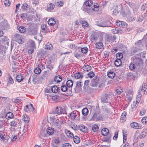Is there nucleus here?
Instances as JSON below:
<instances>
[{"instance_id":"obj_1","label":"nucleus","mask_w":147,"mask_h":147,"mask_svg":"<svg viewBox=\"0 0 147 147\" xmlns=\"http://www.w3.org/2000/svg\"><path fill=\"white\" fill-rule=\"evenodd\" d=\"M93 3V1L92 0H86L82 7V9L89 13L93 12L94 11L97 12L98 14L100 13L101 11H98L99 6L98 4L94 5L92 7H90Z\"/></svg>"},{"instance_id":"obj_2","label":"nucleus","mask_w":147,"mask_h":147,"mask_svg":"<svg viewBox=\"0 0 147 147\" xmlns=\"http://www.w3.org/2000/svg\"><path fill=\"white\" fill-rule=\"evenodd\" d=\"M103 117L102 115L99 114V112L96 111L94 113L92 119L94 121L101 120L103 119Z\"/></svg>"},{"instance_id":"obj_3","label":"nucleus","mask_w":147,"mask_h":147,"mask_svg":"<svg viewBox=\"0 0 147 147\" xmlns=\"http://www.w3.org/2000/svg\"><path fill=\"white\" fill-rule=\"evenodd\" d=\"M55 113L58 114H66V112L64 108H62L60 106H58L56 107L55 111Z\"/></svg>"},{"instance_id":"obj_4","label":"nucleus","mask_w":147,"mask_h":147,"mask_svg":"<svg viewBox=\"0 0 147 147\" xmlns=\"http://www.w3.org/2000/svg\"><path fill=\"white\" fill-rule=\"evenodd\" d=\"M105 39L108 42L113 41L116 39V37L115 35L106 34L105 36Z\"/></svg>"},{"instance_id":"obj_5","label":"nucleus","mask_w":147,"mask_h":147,"mask_svg":"<svg viewBox=\"0 0 147 147\" xmlns=\"http://www.w3.org/2000/svg\"><path fill=\"white\" fill-rule=\"evenodd\" d=\"M110 95L105 94L103 95L101 98V101L102 102L108 103L109 100H110Z\"/></svg>"},{"instance_id":"obj_6","label":"nucleus","mask_w":147,"mask_h":147,"mask_svg":"<svg viewBox=\"0 0 147 147\" xmlns=\"http://www.w3.org/2000/svg\"><path fill=\"white\" fill-rule=\"evenodd\" d=\"M98 78H96L95 79H93L90 84V86L93 87H97L98 85Z\"/></svg>"},{"instance_id":"obj_7","label":"nucleus","mask_w":147,"mask_h":147,"mask_svg":"<svg viewBox=\"0 0 147 147\" xmlns=\"http://www.w3.org/2000/svg\"><path fill=\"white\" fill-rule=\"evenodd\" d=\"M132 62L134 63L136 65L138 66L142 63V61L141 59L134 56L133 58Z\"/></svg>"},{"instance_id":"obj_8","label":"nucleus","mask_w":147,"mask_h":147,"mask_svg":"<svg viewBox=\"0 0 147 147\" xmlns=\"http://www.w3.org/2000/svg\"><path fill=\"white\" fill-rule=\"evenodd\" d=\"M14 38L15 40L19 43H22L23 42L22 36L19 34H16L14 36Z\"/></svg>"},{"instance_id":"obj_9","label":"nucleus","mask_w":147,"mask_h":147,"mask_svg":"<svg viewBox=\"0 0 147 147\" xmlns=\"http://www.w3.org/2000/svg\"><path fill=\"white\" fill-rule=\"evenodd\" d=\"M78 114V112L76 111H74L69 114L68 115L69 117L71 119L74 120L75 119L77 115Z\"/></svg>"},{"instance_id":"obj_10","label":"nucleus","mask_w":147,"mask_h":147,"mask_svg":"<svg viewBox=\"0 0 147 147\" xmlns=\"http://www.w3.org/2000/svg\"><path fill=\"white\" fill-rule=\"evenodd\" d=\"M77 129L85 133L87 132V128L82 124L80 125H78L77 127Z\"/></svg>"},{"instance_id":"obj_11","label":"nucleus","mask_w":147,"mask_h":147,"mask_svg":"<svg viewBox=\"0 0 147 147\" xmlns=\"http://www.w3.org/2000/svg\"><path fill=\"white\" fill-rule=\"evenodd\" d=\"M131 127L136 129H140L142 128L141 125L135 122H134L130 124Z\"/></svg>"},{"instance_id":"obj_12","label":"nucleus","mask_w":147,"mask_h":147,"mask_svg":"<svg viewBox=\"0 0 147 147\" xmlns=\"http://www.w3.org/2000/svg\"><path fill=\"white\" fill-rule=\"evenodd\" d=\"M116 25L119 27H124L127 26V24L126 23L123 21H119L116 22Z\"/></svg>"},{"instance_id":"obj_13","label":"nucleus","mask_w":147,"mask_h":147,"mask_svg":"<svg viewBox=\"0 0 147 147\" xmlns=\"http://www.w3.org/2000/svg\"><path fill=\"white\" fill-rule=\"evenodd\" d=\"M14 115L13 113L8 112L5 115V118L8 119H10L13 118Z\"/></svg>"},{"instance_id":"obj_14","label":"nucleus","mask_w":147,"mask_h":147,"mask_svg":"<svg viewBox=\"0 0 147 147\" xmlns=\"http://www.w3.org/2000/svg\"><path fill=\"white\" fill-rule=\"evenodd\" d=\"M55 5L53 3H50L47 5V10L48 11H51L55 7Z\"/></svg>"},{"instance_id":"obj_15","label":"nucleus","mask_w":147,"mask_h":147,"mask_svg":"<svg viewBox=\"0 0 147 147\" xmlns=\"http://www.w3.org/2000/svg\"><path fill=\"white\" fill-rule=\"evenodd\" d=\"M73 84V82L71 80H67L66 82L67 87L69 88H71Z\"/></svg>"},{"instance_id":"obj_16","label":"nucleus","mask_w":147,"mask_h":147,"mask_svg":"<svg viewBox=\"0 0 147 147\" xmlns=\"http://www.w3.org/2000/svg\"><path fill=\"white\" fill-rule=\"evenodd\" d=\"M0 139L1 140L5 142L8 141V138L4 135H3V133L2 134L0 133Z\"/></svg>"},{"instance_id":"obj_17","label":"nucleus","mask_w":147,"mask_h":147,"mask_svg":"<svg viewBox=\"0 0 147 147\" xmlns=\"http://www.w3.org/2000/svg\"><path fill=\"white\" fill-rule=\"evenodd\" d=\"M97 25L100 27H109V25L107 24V23L106 22H100L98 23Z\"/></svg>"},{"instance_id":"obj_18","label":"nucleus","mask_w":147,"mask_h":147,"mask_svg":"<svg viewBox=\"0 0 147 147\" xmlns=\"http://www.w3.org/2000/svg\"><path fill=\"white\" fill-rule=\"evenodd\" d=\"M147 134V131L146 129H143L142 131L140 136V138L142 139Z\"/></svg>"},{"instance_id":"obj_19","label":"nucleus","mask_w":147,"mask_h":147,"mask_svg":"<svg viewBox=\"0 0 147 147\" xmlns=\"http://www.w3.org/2000/svg\"><path fill=\"white\" fill-rule=\"evenodd\" d=\"M109 132V131L108 129L106 128L102 129L101 131L102 135L104 136L107 135Z\"/></svg>"},{"instance_id":"obj_20","label":"nucleus","mask_w":147,"mask_h":147,"mask_svg":"<svg viewBox=\"0 0 147 147\" xmlns=\"http://www.w3.org/2000/svg\"><path fill=\"white\" fill-rule=\"evenodd\" d=\"M74 77L76 79H80L83 77V75L82 73L78 72L75 74Z\"/></svg>"},{"instance_id":"obj_21","label":"nucleus","mask_w":147,"mask_h":147,"mask_svg":"<svg viewBox=\"0 0 147 147\" xmlns=\"http://www.w3.org/2000/svg\"><path fill=\"white\" fill-rule=\"evenodd\" d=\"M82 68L84 70V71H88L91 69V67L89 65H87L83 66Z\"/></svg>"},{"instance_id":"obj_22","label":"nucleus","mask_w":147,"mask_h":147,"mask_svg":"<svg viewBox=\"0 0 147 147\" xmlns=\"http://www.w3.org/2000/svg\"><path fill=\"white\" fill-rule=\"evenodd\" d=\"M18 121V120L17 119H15L11 122L10 125L12 126L17 127Z\"/></svg>"},{"instance_id":"obj_23","label":"nucleus","mask_w":147,"mask_h":147,"mask_svg":"<svg viewBox=\"0 0 147 147\" xmlns=\"http://www.w3.org/2000/svg\"><path fill=\"white\" fill-rule=\"evenodd\" d=\"M56 23L55 20L53 18H51L48 21V23L49 25L53 26Z\"/></svg>"},{"instance_id":"obj_24","label":"nucleus","mask_w":147,"mask_h":147,"mask_svg":"<svg viewBox=\"0 0 147 147\" xmlns=\"http://www.w3.org/2000/svg\"><path fill=\"white\" fill-rule=\"evenodd\" d=\"M73 141L75 143L78 144L80 142V138L78 136H74L73 137Z\"/></svg>"},{"instance_id":"obj_25","label":"nucleus","mask_w":147,"mask_h":147,"mask_svg":"<svg viewBox=\"0 0 147 147\" xmlns=\"http://www.w3.org/2000/svg\"><path fill=\"white\" fill-rule=\"evenodd\" d=\"M98 127L96 124L92 125V130L94 132H96L98 131Z\"/></svg>"},{"instance_id":"obj_26","label":"nucleus","mask_w":147,"mask_h":147,"mask_svg":"<svg viewBox=\"0 0 147 147\" xmlns=\"http://www.w3.org/2000/svg\"><path fill=\"white\" fill-rule=\"evenodd\" d=\"M41 31L43 33H46L48 31L46 26L45 25H42L41 27Z\"/></svg>"},{"instance_id":"obj_27","label":"nucleus","mask_w":147,"mask_h":147,"mask_svg":"<svg viewBox=\"0 0 147 147\" xmlns=\"http://www.w3.org/2000/svg\"><path fill=\"white\" fill-rule=\"evenodd\" d=\"M107 75L110 78H113L115 77V74L114 72L112 71H110L108 73Z\"/></svg>"},{"instance_id":"obj_28","label":"nucleus","mask_w":147,"mask_h":147,"mask_svg":"<svg viewBox=\"0 0 147 147\" xmlns=\"http://www.w3.org/2000/svg\"><path fill=\"white\" fill-rule=\"evenodd\" d=\"M23 76L21 74L17 75L16 77V80L18 82L22 81L23 80Z\"/></svg>"},{"instance_id":"obj_29","label":"nucleus","mask_w":147,"mask_h":147,"mask_svg":"<svg viewBox=\"0 0 147 147\" xmlns=\"http://www.w3.org/2000/svg\"><path fill=\"white\" fill-rule=\"evenodd\" d=\"M136 65L135 64L132 62L129 64V69L132 71L134 70L136 67Z\"/></svg>"},{"instance_id":"obj_30","label":"nucleus","mask_w":147,"mask_h":147,"mask_svg":"<svg viewBox=\"0 0 147 147\" xmlns=\"http://www.w3.org/2000/svg\"><path fill=\"white\" fill-rule=\"evenodd\" d=\"M45 48L46 49L51 50L52 49L53 47L52 44L48 42L45 45Z\"/></svg>"},{"instance_id":"obj_31","label":"nucleus","mask_w":147,"mask_h":147,"mask_svg":"<svg viewBox=\"0 0 147 147\" xmlns=\"http://www.w3.org/2000/svg\"><path fill=\"white\" fill-rule=\"evenodd\" d=\"M46 131L48 134L49 135H52L54 133V130L51 127H49L47 129Z\"/></svg>"},{"instance_id":"obj_32","label":"nucleus","mask_w":147,"mask_h":147,"mask_svg":"<svg viewBox=\"0 0 147 147\" xmlns=\"http://www.w3.org/2000/svg\"><path fill=\"white\" fill-rule=\"evenodd\" d=\"M122 62L121 60L117 59L115 61V64L117 67H119L122 64Z\"/></svg>"},{"instance_id":"obj_33","label":"nucleus","mask_w":147,"mask_h":147,"mask_svg":"<svg viewBox=\"0 0 147 147\" xmlns=\"http://www.w3.org/2000/svg\"><path fill=\"white\" fill-rule=\"evenodd\" d=\"M30 6L26 3H24L22 5V9L24 10H26L29 8Z\"/></svg>"},{"instance_id":"obj_34","label":"nucleus","mask_w":147,"mask_h":147,"mask_svg":"<svg viewBox=\"0 0 147 147\" xmlns=\"http://www.w3.org/2000/svg\"><path fill=\"white\" fill-rule=\"evenodd\" d=\"M88 110L86 108H84L82 111V113L84 116H86L88 114Z\"/></svg>"},{"instance_id":"obj_35","label":"nucleus","mask_w":147,"mask_h":147,"mask_svg":"<svg viewBox=\"0 0 147 147\" xmlns=\"http://www.w3.org/2000/svg\"><path fill=\"white\" fill-rule=\"evenodd\" d=\"M55 81L56 82H61L62 80V77L59 75L56 76L55 78Z\"/></svg>"},{"instance_id":"obj_36","label":"nucleus","mask_w":147,"mask_h":147,"mask_svg":"<svg viewBox=\"0 0 147 147\" xmlns=\"http://www.w3.org/2000/svg\"><path fill=\"white\" fill-rule=\"evenodd\" d=\"M51 90L52 92L56 93L58 92V88L57 86H54L51 88Z\"/></svg>"},{"instance_id":"obj_37","label":"nucleus","mask_w":147,"mask_h":147,"mask_svg":"<svg viewBox=\"0 0 147 147\" xmlns=\"http://www.w3.org/2000/svg\"><path fill=\"white\" fill-rule=\"evenodd\" d=\"M9 138L11 139V140L12 141H15L17 138V137L16 136L11 134L9 135Z\"/></svg>"},{"instance_id":"obj_38","label":"nucleus","mask_w":147,"mask_h":147,"mask_svg":"<svg viewBox=\"0 0 147 147\" xmlns=\"http://www.w3.org/2000/svg\"><path fill=\"white\" fill-rule=\"evenodd\" d=\"M103 44L101 42H98L96 44V48L98 49H101L102 48Z\"/></svg>"},{"instance_id":"obj_39","label":"nucleus","mask_w":147,"mask_h":147,"mask_svg":"<svg viewBox=\"0 0 147 147\" xmlns=\"http://www.w3.org/2000/svg\"><path fill=\"white\" fill-rule=\"evenodd\" d=\"M68 87L65 85H62L61 87V90L63 92H66L68 90Z\"/></svg>"},{"instance_id":"obj_40","label":"nucleus","mask_w":147,"mask_h":147,"mask_svg":"<svg viewBox=\"0 0 147 147\" xmlns=\"http://www.w3.org/2000/svg\"><path fill=\"white\" fill-rule=\"evenodd\" d=\"M34 73L36 74H40L41 72L40 68H39L38 67L34 69Z\"/></svg>"},{"instance_id":"obj_41","label":"nucleus","mask_w":147,"mask_h":147,"mask_svg":"<svg viewBox=\"0 0 147 147\" xmlns=\"http://www.w3.org/2000/svg\"><path fill=\"white\" fill-rule=\"evenodd\" d=\"M117 59L121 60L123 57V54L121 53H118L116 54Z\"/></svg>"},{"instance_id":"obj_42","label":"nucleus","mask_w":147,"mask_h":147,"mask_svg":"<svg viewBox=\"0 0 147 147\" xmlns=\"http://www.w3.org/2000/svg\"><path fill=\"white\" fill-rule=\"evenodd\" d=\"M19 30L21 33H24L26 30V28L23 26H21L19 28Z\"/></svg>"},{"instance_id":"obj_43","label":"nucleus","mask_w":147,"mask_h":147,"mask_svg":"<svg viewBox=\"0 0 147 147\" xmlns=\"http://www.w3.org/2000/svg\"><path fill=\"white\" fill-rule=\"evenodd\" d=\"M22 119V120L24 121L25 122H27V121H28L29 118L26 115H25L23 116Z\"/></svg>"},{"instance_id":"obj_44","label":"nucleus","mask_w":147,"mask_h":147,"mask_svg":"<svg viewBox=\"0 0 147 147\" xmlns=\"http://www.w3.org/2000/svg\"><path fill=\"white\" fill-rule=\"evenodd\" d=\"M81 51L83 53L85 54L88 51V49L87 47H84L81 49Z\"/></svg>"},{"instance_id":"obj_45","label":"nucleus","mask_w":147,"mask_h":147,"mask_svg":"<svg viewBox=\"0 0 147 147\" xmlns=\"http://www.w3.org/2000/svg\"><path fill=\"white\" fill-rule=\"evenodd\" d=\"M116 91L117 93L121 94V92H123V90L122 88L121 87H118L116 89Z\"/></svg>"},{"instance_id":"obj_46","label":"nucleus","mask_w":147,"mask_h":147,"mask_svg":"<svg viewBox=\"0 0 147 147\" xmlns=\"http://www.w3.org/2000/svg\"><path fill=\"white\" fill-rule=\"evenodd\" d=\"M32 109L28 105H26L24 108V111L26 112H29L32 111Z\"/></svg>"},{"instance_id":"obj_47","label":"nucleus","mask_w":147,"mask_h":147,"mask_svg":"<svg viewBox=\"0 0 147 147\" xmlns=\"http://www.w3.org/2000/svg\"><path fill=\"white\" fill-rule=\"evenodd\" d=\"M60 142V140L58 138H55L54 141V142L56 146H57Z\"/></svg>"},{"instance_id":"obj_48","label":"nucleus","mask_w":147,"mask_h":147,"mask_svg":"<svg viewBox=\"0 0 147 147\" xmlns=\"http://www.w3.org/2000/svg\"><path fill=\"white\" fill-rule=\"evenodd\" d=\"M4 3L5 6L7 7H9L10 5V2L9 0H5Z\"/></svg>"},{"instance_id":"obj_49","label":"nucleus","mask_w":147,"mask_h":147,"mask_svg":"<svg viewBox=\"0 0 147 147\" xmlns=\"http://www.w3.org/2000/svg\"><path fill=\"white\" fill-rule=\"evenodd\" d=\"M142 122L144 124H147V117H145L142 119Z\"/></svg>"},{"instance_id":"obj_50","label":"nucleus","mask_w":147,"mask_h":147,"mask_svg":"<svg viewBox=\"0 0 147 147\" xmlns=\"http://www.w3.org/2000/svg\"><path fill=\"white\" fill-rule=\"evenodd\" d=\"M82 25L83 28L87 27L88 25V23L85 21H83L82 22Z\"/></svg>"},{"instance_id":"obj_51","label":"nucleus","mask_w":147,"mask_h":147,"mask_svg":"<svg viewBox=\"0 0 147 147\" xmlns=\"http://www.w3.org/2000/svg\"><path fill=\"white\" fill-rule=\"evenodd\" d=\"M32 35H34V38L36 39H37L36 37L35 36V35L37 34V31L36 30H33L32 31Z\"/></svg>"},{"instance_id":"obj_52","label":"nucleus","mask_w":147,"mask_h":147,"mask_svg":"<svg viewBox=\"0 0 147 147\" xmlns=\"http://www.w3.org/2000/svg\"><path fill=\"white\" fill-rule=\"evenodd\" d=\"M88 75L89 77L92 78L94 76V74L93 72L90 71L88 74Z\"/></svg>"},{"instance_id":"obj_53","label":"nucleus","mask_w":147,"mask_h":147,"mask_svg":"<svg viewBox=\"0 0 147 147\" xmlns=\"http://www.w3.org/2000/svg\"><path fill=\"white\" fill-rule=\"evenodd\" d=\"M123 32V30H121L120 28H117L116 34H120L121 33Z\"/></svg>"},{"instance_id":"obj_54","label":"nucleus","mask_w":147,"mask_h":147,"mask_svg":"<svg viewBox=\"0 0 147 147\" xmlns=\"http://www.w3.org/2000/svg\"><path fill=\"white\" fill-rule=\"evenodd\" d=\"M113 13L116 15L119 12V10L118 9V7H116L113 11Z\"/></svg>"},{"instance_id":"obj_55","label":"nucleus","mask_w":147,"mask_h":147,"mask_svg":"<svg viewBox=\"0 0 147 147\" xmlns=\"http://www.w3.org/2000/svg\"><path fill=\"white\" fill-rule=\"evenodd\" d=\"M71 145L69 143H65L63 144L62 147H71Z\"/></svg>"},{"instance_id":"obj_56","label":"nucleus","mask_w":147,"mask_h":147,"mask_svg":"<svg viewBox=\"0 0 147 147\" xmlns=\"http://www.w3.org/2000/svg\"><path fill=\"white\" fill-rule=\"evenodd\" d=\"M146 86H147L146 85H144V86L142 85V88L141 89V91H142L143 92H145L146 89Z\"/></svg>"},{"instance_id":"obj_57","label":"nucleus","mask_w":147,"mask_h":147,"mask_svg":"<svg viewBox=\"0 0 147 147\" xmlns=\"http://www.w3.org/2000/svg\"><path fill=\"white\" fill-rule=\"evenodd\" d=\"M147 7V3L144 4L141 6V8L142 9L144 10L146 9V8Z\"/></svg>"},{"instance_id":"obj_58","label":"nucleus","mask_w":147,"mask_h":147,"mask_svg":"<svg viewBox=\"0 0 147 147\" xmlns=\"http://www.w3.org/2000/svg\"><path fill=\"white\" fill-rule=\"evenodd\" d=\"M118 131H117L116 132H115V135L113 138V140H115L117 139L118 137Z\"/></svg>"},{"instance_id":"obj_59","label":"nucleus","mask_w":147,"mask_h":147,"mask_svg":"<svg viewBox=\"0 0 147 147\" xmlns=\"http://www.w3.org/2000/svg\"><path fill=\"white\" fill-rule=\"evenodd\" d=\"M81 82L80 81L77 82L76 83V86L79 88H80L82 86L81 84Z\"/></svg>"},{"instance_id":"obj_60","label":"nucleus","mask_w":147,"mask_h":147,"mask_svg":"<svg viewBox=\"0 0 147 147\" xmlns=\"http://www.w3.org/2000/svg\"><path fill=\"white\" fill-rule=\"evenodd\" d=\"M8 82L9 83H11V84H12L13 83V80L12 78H11V76H9V77Z\"/></svg>"},{"instance_id":"obj_61","label":"nucleus","mask_w":147,"mask_h":147,"mask_svg":"<svg viewBox=\"0 0 147 147\" xmlns=\"http://www.w3.org/2000/svg\"><path fill=\"white\" fill-rule=\"evenodd\" d=\"M146 111V110L145 109H142L141 111L140 112V115H144Z\"/></svg>"},{"instance_id":"obj_62","label":"nucleus","mask_w":147,"mask_h":147,"mask_svg":"<svg viewBox=\"0 0 147 147\" xmlns=\"http://www.w3.org/2000/svg\"><path fill=\"white\" fill-rule=\"evenodd\" d=\"M32 3L35 6H36L38 4V2L37 0H33L32 1Z\"/></svg>"},{"instance_id":"obj_63","label":"nucleus","mask_w":147,"mask_h":147,"mask_svg":"<svg viewBox=\"0 0 147 147\" xmlns=\"http://www.w3.org/2000/svg\"><path fill=\"white\" fill-rule=\"evenodd\" d=\"M63 1H60L59 2H57V5L60 6H63Z\"/></svg>"},{"instance_id":"obj_64","label":"nucleus","mask_w":147,"mask_h":147,"mask_svg":"<svg viewBox=\"0 0 147 147\" xmlns=\"http://www.w3.org/2000/svg\"><path fill=\"white\" fill-rule=\"evenodd\" d=\"M20 5V3H18L16 5V9L15 11V12H17L18 9H19V7Z\"/></svg>"}]
</instances>
